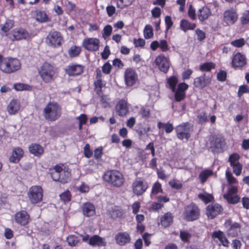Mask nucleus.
Here are the masks:
<instances>
[{"mask_svg": "<svg viewBox=\"0 0 249 249\" xmlns=\"http://www.w3.org/2000/svg\"><path fill=\"white\" fill-rule=\"evenodd\" d=\"M104 179L114 187H120L123 185L124 178L123 175L117 170L107 172L104 176Z\"/></svg>", "mask_w": 249, "mask_h": 249, "instance_id": "5", "label": "nucleus"}, {"mask_svg": "<svg viewBox=\"0 0 249 249\" xmlns=\"http://www.w3.org/2000/svg\"><path fill=\"white\" fill-rule=\"evenodd\" d=\"M239 155L236 153H233L231 155L229 158V161L230 162L231 166L233 164L239 163Z\"/></svg>", "mask_w": 249, "mask_h": 249, "instance_id": "48", "label": "nucleus"}, {"mask_svg": "<svg viewBox=\"0 0 249 249\" xmlns=\"http://www.w3.org/2000/svg\"><path fill=\"white\" fill-rule=\"evenodd\" d=\"M82 210L83 214L88 217L93 216L95 213V207L93 205L90 203L84 204Z\"/></svg>", "mask_w": 249, "mask_h": 249, "instance_id": "33", "label": "nucleus"}, {"mask_svg": "<svg viewBox=\"0 0 249 249\" xmlns=\"http://www.w3.org/2000/svg\"><path fill=\"white\" fill-rule=\"evenodd\" d=\"M180 27L182 31L186 32L187 30L194 29L196 27V24L191 23L186 19H182L180 21Z\"/></svg>", "mask_w": 249, "mask_h": 249, "instance_id": "37", "label": "nucleus"}, {"mask_svg": "<svg viewBox=\"0 0 249 249\" xmlns=\"http://www.w3.org/2000/svg\"><path fill=\"white\" fill-rule=\"evenodd\" d=\"M133 0H120L119 2H117V7L121 9L124 8V7L130 5Z\"/></svg>", "mask_w": 249, "mask_h": 249, "instance_id": "56", "label": "nucleus"}, {"mask_svg": "<svg viewBox=\"0 0 249 249\" xmlns=\"http://www.w3.org/2000/svg\"><path fill=\"white\" fill-rule=\"evenodd\" d=\"M245 93H249V87L247 85H242L239 89L238 95L239 97H241Z\"/></svg>", "mask_w": 249, "mask_h": 249, "instance_id": "59", "label": "nucleus"}, {"mask_svg": "<svg viewBox=\"0 0 249 249\" xmlns=\"http://www.w3.org/2000/svg\"><path fill=\"white\" fill-rule=\"evenodd\" d=\"M76 119L79 121V129L81 130L82 125L86 124L88 118L86 115L82 114L79 116L77 117Z\"/></svg>", "mask_w": 249, "mask_h": 249, "instance_id": "53", "label": "nucleus"}, {"mask_svg": "<svg viewBox=\"0 0 249 249\" xmlns=\"http://www.w3.org/2000/svg\"><path fill=\"white\" fill-rule=\"evenodd\" d=\"M169 184L173 189L178 190L182 187L181 182L177 179H172L169 182Z\"/></svg>", "mask_w": 249, "mask_h": 249, "instance_id": "46", "label": "nucleus"}, {"mask_svg": "<svg viewBox=\"0 0 249 249\" xmlns=\"http://www.w3.org/2000/svg\"><path fill=\"white\" fill-rule=\"evenodd\" d=\"M85 156L88 158H90L92 155V152L90 149V146L89 144H86L84 148Z\"/></svg>", "mask_w": 249, "mask_h": 249, "instance_id": "62", "label": "nucleus"}, {"mask_svg": "<svg viewBox=\"0 0 249 249\" xmlns=\"http://www.w3.org/2000/svg\"><path fill=\"white\" fill-rule=\"evenodd\" d=\"M155 62L161 71L164 73L167 72L169 68V62L167 58L163 55H160L156 58Z\"/></svg>", "mask_w": 249, "mask_h": 249, "instance_id": "17", "label": "nucleus"}, {"mask_svg": "<svg viewBox=\"0 0 249 249\" xmlns=\"http://www.w3.org/2000/svg\"><path fill=\"white\" fill-rule=\"evenodd\" d=\"M188 88V85L185 83L178 84L177 89H175V99L176 101L180 102L184 99L185 96V90Z\"/></svg>", "mask_w": 249, "mask_h": 249, "instance_id": "21", "label": "nucleus"}, {"mask_svg": "<svg viewBox=\"0 0 249 249\" xmlns=\"http://www.w3.org/2000/svg\"><path fill=\"white\" fill-rule=\"evenodd\" d=\"M15 221L21 226L27 225L30 220V216L25 211H20L15 215Z\"/></svg>", "mask_w": 249, "mask_h": 249, "instance_id": "19", "label": "nucleus"}, {"mask_svg": "<svg viewBox=\"0 0 249 249\" xmlns=\"http://www.w3.org/2000/svg\"><path fill=\"white\" fill-rule=\"evenodd\" d=\"M162 189L161 188V184L159 182H155L152 186L151 196L152 197L154 195H156L160 193H162Z\"/></svg>", "mask_w": 249, "mask_h": 249, "instance_id": "43", "label": "nucleus"}, {"mask_svg": "<svg viewBox=\"0 0 249 249\" xmlns=\"http://www.w3.org/2000/svg\"><path fill=\"white\" fill-rule=\"evenodd\" d=\"M214 65L213 63L211 62H207L200 67V69L202 71H210L213 68Z\"/></svg>", "mask_w": 249, "mask_h": 249, "instance_id": "54", "label": "nucleus"}, {"mask_svg": "<svg viewBox=\"0 0 249 249\" xmlns=\"http://www.w3.org/2000/svg\"><path fill=\"white\" fill-rule=\"evenodd\" d=\"M83 71L82 65L71 64L65 68V71L69 76H76L80 74Z\"/></svg>", "mask_w": 249, "mask_h": 249, "instance_id": "23", "label": "nucleus"}, {"mask_svg": "<svg viewBox=\"0 0 249 249\" xmlns=\"http://www.w3.org/2000/svg\"><path fill=\"white\" fill-rule=\"evenodd\" d=\"M24 152L22 148L20 147L15 148L13 152L12 155L10 157V160L13 163H17L23 156Z\"/></svg>", "mask_w": 249, "mask_h": 249, "instance_id": "30", "label": "nucleus"}, {"mask_svg": "<svg viewBox=\"0 0 249 249\" xmlns=\"http://www.w3.org/2000/svg\"><path fill=\"white\" fill-rule=\"evenodd\" d=\"M43 116L49 121H55L58 119L62 114L61 106L57 103L49 102L43 110Z\"/></svg>", "mask_w": 249, "mask_h": 249, "instance_id": "3", "label": "nucleus"}, {"mask_svg": "<svg viewBox=\"0 0 249 249\" xmlns=\"http://www.w3.org/2000/svg\"><path fill=\"white\" fill-rule=\"evenodd\" d=\"M200 211L196 205L190 204L187 206L183 213V218L187 221H193L197 219L199 216Z\"/></svg>", "mask_w": 249, "mask_h": 249, "instance_id": "8", "label": "nucleus"}, {"mask_svg": "<svg viewBox=\"0 0 249 249\" xmlns=\"http://www.w3.org/2000/svg\"><path fill=\"white\" fill-rule=\"evenodd\" d=\"M177 137L179 140H189L191 133L193 131V126L188 123H183L175 128Z\"/></svg>", "mask_w": 249, "mask_h": 249, "instance_id": "7", "label": "nucleus"}, {"mask_svg": "<svg viewBox=\"0 0 249 249\" xmlns=\"http://www.w3.org/2000/svg\"><path fill=\"white\" fill-rule=\"evenodd\" d=\"M115 240L117 244L120 246H124L129 243L131 240L130 235L126 232H120L116 234Z\"/></svg>", "mask_w": 249, "mask_h": 249, "instance_id": "24", "label": "nucleus"}, {"mask_svg": "<svg viewBox=\"0 0 249 249\" xmlns=\"http://www.w3.org/2000/svg\"><path fill=\"white\" fill-rule=\"evenodd\" d=\"M197 15L199 20L203 21L211 16V12L207 7H203L198 10Z\"/></svg>", "mask_w": 249, "mask_h": 249, "instance_id": "32", "label": "nucleus"}, {"mask_svg": "<svg viewBox=\"0 0 249 249\" xmlns=\"http://www.w3.org/2000/svg\"><path fill=\"white\" fill-rule=\"evenodd\" d=\"M148 187V185L147 182L141 178H137L132 184L133 192L137 196H140L143 194Z\"/></svg>", "mask_w": 249, "mask_h": 249, "instance_id": "13", "label": "nucleus"}, {"mask_svg": "<svg viewBox=\"0 0 249 249\" xmlns=\"http://www.w3.org/2000/svg\"><path fill=\"white\" fill-rule=\"evenodd\" d=\"M211 82V79L205 75L196 77L194 80V84L196 87L203 88L208 85Z\"/></svg>", "mask_w": 249, "mask_h": 249, "instance_id": "28", "label": "nucleus"}, {"mask_svg": "<svg viewBox=\"0 0 249 249\" xmlns=\"http://www.w3.org/2000/svg\"><path fill=\"white\" fill-rule=\"evenodd\" d=\"M83 45L88 51H96L99 49L100 40L94 37L85 38L83 42Z\"/></svg>", "mask_w": 249, "mask_h": 249, "instance_id": "16", "label": "nucleus"}, {"mask_svg": "<svg viewBox=\"0 0 249 249\" xmlns=\"http://www.w3.org/2000/svg\"><path fill=\"white\" fill-rule=\"evenodd\" d=\"M14 26V21L13 20L7 19L3 24L0 25V34L3 36L9 38L11 32L9 31Z\"/></svg>", "mask_w": 249, "mask_h": 249, "instance_id": "22", "label": "nucleus"}, {"mask_svg": "<svg viewBox=\"0 0 249 249\" xmlns=\"http://www.w3.org/2000/svg\"><path fill=\"white\" fill-rule=\"evenodd\" d=\"M225 227L227 229V232L229 235L232 236L237 235L240 232V227L236 222L232 223L231 220H227L225 223Z\"/></svg>", "mask_w": 249, "mask_h": 249, "instance_id": "20", "label": "nucleus"}, {"mask_svg": "<svg viewBox=\"0 0 249 249\" xmlns=\"http://www.w3.org/2000/svg\"><path fill=\"white\" fill-rule=\"evenodd\" d=\"M238 17V14L235 10L227 9L223 13V21L228 25H231L237 21Z\"/></svg>", "mask_w": 249, "mask_h": 249, "instance_id": "15", "label": "nucleus"}, {"mask_svg": "<svg viewBox=\"0 0 249 249\" xmlns=\"http://www.w3.org/2000/svg\"><path fill=\"white\" fill-rule=\"evenodd\" d=\"M51 175L55 181L62 183L68 182L71 179V174L69 168L64 164H57L51 169Z\"/></svg>", "mask_w": 249, "mask_h": 249, "instance_id": "2", "label": "nucleus"}, {"mask_svg": "<svg viewBox=\"0 0 249 249\" xmlns=\"http://www.w3.org/2000/svg\"><path fill=\"white\" fill-rule=\"evenodd\" d=\"M134 44L135 47H143L145 45V40L142 38L134 39Z\"/></svg>", "mask_w": 249, "mask_h": 249, "instance_id": "61", "label": "nucleus"}, {"mask_svg": "<svg viewBox=\"0 0 249 249\" xmlns=\"http://www.w3.org/2000/svg\"><path fill=\"white\" fill-rule=\"evenodd\" d=\"M112 32V27L110 25H106L102 32V36L104 39L108 38Z\"/></svg>", "mask_w": 249, "mask_h": 249, "instance_id": "42", "label": "nucleus"}, {"mask_svg": "<svg viewBox=\"0 0 249 249\" xmlns=\"http://www.w3.org/2000/svg\"><path fill=\"white\" fill-rule=\"evenodd\" d=\"M14 87L15 89L18 91L30 90L32 89V87L30 86L22 83L15 84Z\"/></svg>", "mask_w": 249, "mask_h": 249, "instance_id": "45", "label": "nucleus"}, {"mask_svg": "<svg viewBox=\"0 0 249 249\" xmlns=\"http://www.w3.org/2000/svg\"><path fill=\"white\" fill-rule=\"evenodd\" d=\"M63 40L61 34L56 31H51L48 35L46 39V43L52 47H57L60 46Z\"/></svg>", "mask_w": 249, "mask_h": 249, "instance_id": "11", "label": "nucleus"}, {"mask_svg": "<svg viewBox=\"0 0 249 249\" xmlns=\"http://www.w3.org/2000/svg\"><path fill=\"white\" fill-rule=\"evenodd\" d=\"M60 198L64 202L70 201L71 199L70 193L69 191L65 192L60 195Z\"/></svg>", "mask_w": 249, "mask_h": 249, "instance_id": "63", "label": "nucleus"}, {"mask_svg": "<svg viewBox=\"0 0 249 249\" xmlns=\"http://www.w3.org/2000/svg\"><path fill=\"white\" fill-rule=\"evenodd\" d=\"M213 237L218 238L224 246L228 247L229 243L222 232L220 231H215L213 234Z\"/></svg>", "mask_w": 249, "mask_h": 249, "instance_id": "36", "label": "nucleus"}, {"mask_svg": "<svg viewBox=\"0 0 249 249\" xmlns=\"http://www.w3.org/2000/svg\"><path fill=\"white\" fill-rule=\"evenodd\" d=\"M159 47L162 52H166L169 50L167 42L165 40H161L159 42Z\"/></svg>", "mask_w": 249, "mask_h": 249, "instance_id": "58", "label": "nucleus"}, {"mask_svg": "<svg viewBox=\"0 0 249 249\" xmlns=\"http://www.w3.org/2000/svg\"><path fill=\"white\" fill-rule=\"evenodd\" d=\"M62 3L67 10L69 12H71L75 8V5L68 0H62Z\"/></svg>", "mask_w": 249, "mask_h": 249, "instance_id": "50", "label": "nucleus"}, {"mask_svg": "<svg viewBox=\"0 0 249 249\" xmlns=\"http://www.w3.org/2000/svg\"><path fill=\"white\" fill-rule=\"evenodd\" d=\"M20 102L16 99L12 100L7 107V111L10 115H15L20 111Z\"/></svg>", "mask_w": 249, "mask_h": 249, "instance_id": "27", "label": "nucleus"}, {"mask_svg": "<svg viewBox=\"0 0 249 249\" xmlns=\"http://www.w3.org/2000/svg\"><path fill=\"white\" fill-rule=\"evenodd\" d=\"M231 63L234 68H241L246 64V58L243 54L238 53L233 56Z\"/></svg>", "mask_w": 249, "mask_h": 249, "instance_id": "25", "label": "nucleus"}, {"mask_svg": "<svg viewBox=\"0 0 249 249\" xmlns=\"http://www.w3.org/2000/svg\"><path fill=\"white\" fill-rule=\"evenodd\" d=\"M233 173L237 176H239L242 172V165L240 163L231 165Z\"/></svg>", "mask_w": 249, "mask_h": 249, "instance_id": "55", "label": "nucleus"}, {"mask_svg": "<svg viewBox=\"0 0 249 249\" xmlns=\"http://www.w3.org/2000/svg\"><path fill=\"white\" fill-rule=\"evenodd\" d=\"M157 200V202H154L152 204L151 209L153 211H156L161 209L163 204L169 201V198L166 196H159Z\"/></svg>", "mask_w": 249, "mask_h": 249, "instance_id": "29", "label": "nucleus"}, {"mask_svg": "<svg viewBox=\"0 0 249 249\" xmlns=\"http://www.w3.org/2000/svg\"><path fill=\"white\" fill-rule=\"evenodd\" d=\"M81 48L76 46H71L69 50L68 53L71 57L77 56L81 52Z\"/></svg>", "mask_w": 249, "mask_h": 249, "instance_id": "41", "label": "nucleus"}, {"mask_svg": "<svg viewBox=\"0 0 249 249\" xmlns=\"http://www.w3.org/2000/svg\"><path fill=\"white\" fill-rule=\"evenodd\" d=\"M240 20L243 24H246L249 22V10H245L242 13Z\"/></svg>", "mask_w": 249, "mask_h": 249, "instance_id": "51", "label": "nucleus"}, {"mask_svg": "<svg viewBox=\"0 0 249 249\" xmlns=\"http://www.w3.org/2000/svg\"><path fill=\"white\" fill-rule=\"evenodd\" d=\"M83 241L88 242V243L92 246H105L106 245V242L104 238L95 235L92 237H89V236L87 234H80Z\"/></svg>", "mask_w": 249, "mask_h": 249, "instance_id": "12", "label": "nucleus"}, {"mask_svg": "<svg viewBox=\"0 0 249 249\" xmlns=\"http://www.w3.org/2000/svg\"><path fill=\"white\" fill-rule=\"evenodd\" d=\"M30 153L36 156H38L42 155L44 152L43 148L37 144H31L29 147Z\"/></svg>", "mask_w": 249, "mask_h": 249, "instance_id": "34", "label": "nucleus"}, {"mask_svg": "<svg viewBox=\"0 0 249 249\" xmlns=\"http://www.w3.org/2000/svg\"><path fill=\"white\" fill-rule=\"evenodd\" d=\"M78 189L81 193H86L89 192V187L85 183H82L81 185L78 187Z\"/></svg>", "mask_w": 249, "mask_h": 249, "instance_id": "64", "label": "nucleus"}, {"mask_svg": "<svg viewBox=\"0 0 249 249\" xmlns=\"http://www.w3.org/2000/svg\"><path fill=\"white\" fill-rule=\"evenodd\" d=\"M116 110L120 116L125 115L128 111L126 102L124 100L120 101L116 105Z\"/></svg>", "mask_w": 249, "mask_h": 249, "instance_id": "31", "label": "nucleus"}, {"mask_svg": "<svg viewBox=\"0 0 249 249\" xmlns=\"http://www.w3.org/2000/svg\"><path fill=\"white\" fill-rule=\"evenodd\" d=\"M213 172L210 169H205L201 171L199 175V178L202 183H204L207 178L213 175Z\"/></svg>", "mask_w": 249, "mask_h": 249, "instance_id": "38", "label": "nucleus"}, {"mask_svg": "<svg viewBox=\"0 0 249 249\" xmlns=\"http://www.w3.org/2000/svg\"><path fill=\"white\" fill-rule=\"evenodd\" d=\"M245 43V41L244 38H240L231 42V44L236 47H241L243 46Z\"/></svg>", "mask_w": 249, "mask_h": 249, "instance_id": "57", "label": "nucleus"}, {"mask_svg": "<svg viewBox=\"0 0 249 249\" xmlns=\"http://www.w3.org/2000/svg\"><path fill=\"white\" fill-rule=\"evenodd\" d=\"M178 82V78L175 76L170 77L168 80V84L173 92H175L176 84Z\"/></svg>", "mask_w": 249, "mask_h": 249, "instance_id": "49", "label": "nucleus"}, {"mask_svg": "<svg viewBox=\"0 0 249 249\" xmlns=\"http://www.w3.org/2000/svg\"><path fill=\"white\" fill-rule=\"evenodd\" d=\"M20 63L19 61L16 58H5L2 59L0 55V69L5 73H10L19 69Z\"/></svg>", "mask_w": 249, "mask_h": 249, "instance_id": "4", "label": "nucleus"}, {"mask_svg": "<svg viewBox=\"0 0 249 249\" xmlns=\"http://www.w3.org/2000/svg\"><path fill=\"white\" fill-rule=\"evenodd\" d=\"M39 73L44 82L49 83L54 79L56 69L48 63H44L40 67Z\"/></svg>", "mask_w": 249, "mask_h": 249, "instance_id": "6", "label": "nucleus"}, {"mask_svg": "<svg viewBox=\"0 0 249 249\" xmlns=\"http://www.w3.org/2000/svg\"><path fill=\"white\" fill-rule=\"evenodd\" d=\"M124 78L126 86L131 87L137 83L138 76L134 70L128 68L124 72Z\"/></svg>", "mask_w": 249, "mask_h": 249, "instance_id": "14", "label": "nucleus"}, {"mask_svg": "<svg viewBox=\"0 0 249 249\" xmlns=\"http://www.w3.org/2000/svg\"><path fill=\"white\" fill-rule=\"evenodd\" d=\"M198 197L205 203L210 202L213 198V196L211 195L206 193L199 194Z\"/></svg>", "mask_w": 249, "mask_h": 249, "instance_id": "52", "label": "nucleus"}, {"mask_svg": "<svg viewBox=\"0 0 249 249\" xmlns=\"http://www.w3.org/2000/svg\"><path fill=\"white\" fill-rule=\"evenodd\" d=\"M124 214V212L118 206H112L107 210V214L112 219L123 218Z\"/></svg>", "mask_w": 249, "mask_h": 249, "instance_id": "26", "label": "nucleus"}, {"mask_svg": "<svg viewBox=\"0 0 249 249\" xmlns=\"http://www.w3.org/2000/svg\"><path fill=\"white\" fill-rule=\"evenodd\" d=\"M36 19L37 21L41 22H45L48 19V17L44 12L38 11L36 15Z\"/></svg>", "mask_w": 249, "mask_h": 249, "instance_id": "47", "label": "nucleus"}, {"mask_svg": "<svg viewBox=\"0 0 249 249\" xmlns=\"http://www.w3.org/2000/svg\"><path fill=\"white\" fill-rule=\"evenodd\" d=\"M27 195L31 203H37L40 202L43 198V193L42 188L38 185L33 186L29 188Z\"/></svg>", "mask_w": 249, "mask_h": 249, "instance_id": "9", "label": "nucleus"}, {"mask_svg": "<svg viewBox=\"0 0 249 249\" xmlns=\"http://www.w3.org/2000/svg\"><path fill=\"white\" fill-rule=\"evenodd\" d=\"M226 177L229 186L227 192L224 195V197L230 203L236 204L239 201L240 197L237 195L238 191L237 186L234 184L237 183L236 178L232 174L228 171L226 172Z\"/></svg>", "mask_w": 249, "mask_h": 249, "instance_id": "1", "label": "nucleus"}, {"mask_svg": "<svg viewBox=\"0 0 249 249\" xmlns=\"http://www.w3.org/2000/svg\"><path fill=\"white\" fill-rule=\"evenodd\" d=\"M80 235H70L67 238V242L70 246H75L80 241Z\"/></svg>", "mask_w": 249, "mask_h": 249, "instance_id": "39", "label": "nucleus"}, {"mask_svg": "<svg viewBox=\"0 0 249 249\" xmlns=\"http://www.w3.org/2000/svg\"><path fill=\"white\" fill-rule=\"evenodd\" d=\"M173 222V216L170 213L164 214L161 218L160 223L164 227L169 226Z\"/></svg>", "mask_w": 249, "mask_h": 249, "instance_id": "35", "label": "nucleus"}, {"mask_svg": "<svg viewBox=\"0 0 249 249\" xmlns=\"http://www.w3.org/2000/svg\"><path fill=\"white\" fill-rule=\"evenodd\" d=\"M31 38V34L25 29L16 28L11 31L9 39L12 41L28 39Z\"/></svg>", "mask_w": 249, "mask_h": 249, "instance_id": "10", "label": "nucleus"}, {"mask_svg": "<svg viewBox=\"0 0 249 249\" xmlns=\"http://www.w3.org/2000/svg\"><path fill=\"white\" fill-rule=\"evenodd\" d=\"M221 206L218 204H213L207 206L206 214L209 218L213 219L222 212Z\"/></svg>", "mask_w": 249, "mask_h": 249, "instance_id": "18", "label": "nucleus"}, {"mask_svg": "<svg viewBox=\"0 0 249 249\" xmlns=\"http://www.w3.org/2000/svg\"><path fill=\"white\" fill-rule=\"evenodd\" d=\"M158 126L159 128H163L167 133L171 132L174 129L172 124L170 123L164 124L159 122L158 124Z\"/></svg>", "mask_w": 249, "mask_h": 249, "instance_id": "44", "label": "nucleus"}, {"mask_svg": "<svg viewBox=\"0 0 249 249\" xmlns=\"http://www.w3.org/2000/svg\"><path fill=\"white\" fill-rule=\"evenodd\" d=\"M143 36L145 38L150 39L154 36L153 30L151 25H146L143 29Z\"/></svg>", "mask_w": 249, "mask_h": 249, "instance_id": "40", "label": "nucleus"}, {"mask_svg": "<svg viewBox=\"0 0 249 249\" xmlns=\"http://www.w3.org/2000/svg\"><path fill=\"white\" fill-rule=\"evenodd\" d=\"M191 234L188 232L184 231H181L180 233V237L184 242H188L191 238Z\"/></svg>", "mask_w": 249, "mask_h": 249, "instance_id": "60", "label": "nucleus"}]
</instances>
